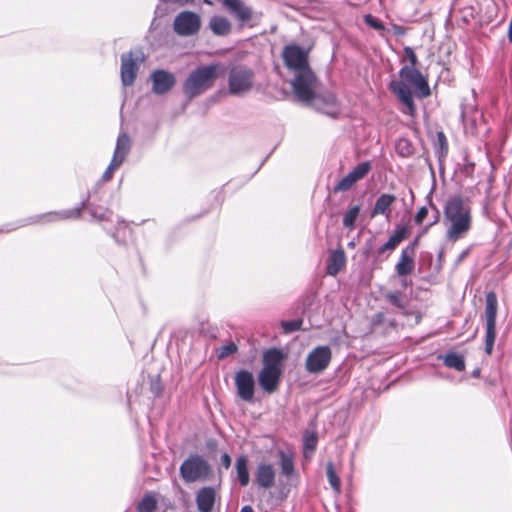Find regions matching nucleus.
<instances>
[{"instance_id": "obj_1", "label": "nucleus", "mask_w": 512, "mask_h": 512, "mask_svg": "<svg viewBox=\"0 0 512 512\" xmlns=\"http://www.w3.org/2000/svg\"><path fill=\"white\" fill-rule=\"evenodd\" d=\"M404 53L410 65H404L399 71L400 80H393L389 84L390 90L397 96L400 102L406 107L405 113L414 115L416 106L413 100V93L409 87L414 88V93L418 98H426L431 91L427 80L422 73L416 68L418 58L414 50L406 46Z\"/></svg>"}, {"instance_id": "obj_2", "label": "nucleus", "mask_w": 512, "mask_h": 512, "mask_svg": "<svg viewBox=\"0 0 512 512\" xmlns=\"http://www.w3.org/2000/svg\"><path fill=\"white\" fill-rule=\"evenodd\" d=\"M219 64L199 66L192 70L183 83V93L192 100L211 89L218 77Z\"/></svg>"}, {"instance_id": "obj_3", "label": "nucleus", "mask_w": 512, "mask_h": 512, "mask_svg": "<svg viewBox=\"0 0 512 512\" xmlns=\"http://www.w3.org/2000/svg\"><path fill=\"white\" fill-rule=\"evenodd\" d=\"M291 86L296 99L302 103H310L315 98L317 78L311 68L294 73Z\"/></svg>"}, {"instance_id": "obj_4", "label": "nucleus", "mask_w": 512, "mask_h": 512, "mask_svg": "<svg viewBox=\"0 0 512 512\" xmlns=\"http://www.w3.org/2000/svg\"><path fill=\"white\" fill-rule=\"evenodd\" d=\"M180 476L187 483L205 480L211 474V466L204 457L191 454L180 466Z\"/></svg>"}, {"instance_id": "obj_5", "label": "nucleus", "mask_w": 512, "mask_h": 512, "mask_svg": "<svg viewBox=\"0 0 512 512\" xmlns=\"http://www.w3.org/2000/svg\"><path fill=\"white\" fill-rule=\"evenodd\" d=\"M254 83V72L245 65L233 66L228 76V91L233 96H243L248 93Z\"/></svg>"}, {"instance_id": "obj_6", "label": "nucleus", "mask_w": 512, "mask_h": 512, "mask_svg": "<svg viewBox=\"0 0 512 512\" xmlns=\"http://www.w3.org/2000/svg\"><path fill=\"white\" fill-rule=\"evenodd\" d=\"M444 212L451 224H470L471 222L470 200L461 195L451 196L445 203Z\"/></svg>"}, {"instance_id": "obj_7", "label": "nucleus", "mask_w": 512, "mask_h": 512, "mask_svg": "<svg viewBox=\"0 0 512 512\" xmlns=\"http://www.w3.org/2000/svg\"><path fill=\"white\" fill-rule=\"evenodd\" d=\"M497 311H498L497 296H496L495 292L490 291L486 294V298H485V320H486L485 352L488 355L492 354L495 339H496Z\"/></svg>"}, {"instance_id": "obj_8", "label": "nucleus", "mask_w": 512, "mask_h": 512, "mask_svg": "<svg viewBox=\"0 0 512 512\" xmlns=\"http://www.w3.org/2000/svg\"><path fill=\"white\" fill-rule=\"evenodd\" d=\"M145 60L142 50H131L121 55L120 76L124 87L133 85L141 64Z\"/></svg>"}, {"instance_id": "obj_9", "label": "nucleus", "mask_w": 512, "mask_h": 512, "mask_svg": "<svg viewBox=\"0 0 512 512\" xmlns=\"http://www.w3.org/2000/svg\"><path fill=\"white\" fill-rule=\"evenodd\" d=\"M285 66L293 73L309 69L308 52L296 44L286 45L282 51Z\"/></svg>"}, {"instance_id": "obj_10", "label": "nucleus", "mask_w": 512, "mask_h": 512, "mask_svg": "<svg viewBox=\"0 0 512 512\" xmlns=\"http://www.w3.org/2000/svg\"><path fill=\"white\" fill-rule=\"evenodd\" d=\"M201 28L200 16L192 11H182L176 15L173 21L174 32L182 37L197 34Z\"/></svg>"}, {"instance_id": "obj_11", "label": "nucleus", "mask_w": 512, "mask_h": 512, "mask_svg": "<svg viewBox=\"0 0 512 512\" xmlns=\"http://www.w3.org/2000/svg\"><path fill=\"white\" fill-rule=\"evenodd\" d=\"M331 358L332 352L329 346H317L307 355L305 368L309 373H321L328 367Z\"/></svg>"}, {"instance_id": "obj_12", "label": "nucleus", "mask_w": 512, "mask_h": 512, "mask_svg": "<svg viewBox=\"0 0 512 512\" xmlns=\"http://www.w3.org/2000/svg\"><path fill=\"white\" fill-rule=\"evenodd\" d=\"M238 397L248 403L254 401L255 379L249 370L241 369L236 372L234 378Z\"/></svg>"}, {"instance_id": "obj_13", "label": "nucleus", "mask_w": 512, "mask_h": 512, "mask_svg": "<svg viewBox=\"0 0 512 512\" xmlns=\"http://www.w3.org/2000/svg\"><path fill=\"white\" fill-rule=\"evenodd\" d=\"M223 5L242 24L253 26L259 20L258 14L242 0H223Z\"/></svg>"}, {"instance_id": "obj_14", "label": "nucleus", "mask_w": 512, "mask_h": 512, "mask_svg": "<svg viewBox=\"0 0 512 512\" xmlns=\"http://www.w3.org/2000/svg\"><path fill=\"white\" fill-rule=\"evenodd\" d=\"M149 79L152 84V92L156 95L168 93L176 84V76L164 69L152 71Z\"/></svg>"}, {"instance_id": "obj_15", "label": "nucleus", "mask_w": 512, "mask_h": 512, "mask_svg": "<svg viewBox=\"0 0 512 512\" xmlns=\"http://www.w3.org/2000/svg\"><path fill=\"white\" fill-rule=\"evenodd\" d=\"M309 104L321 113L333 118L340 113V103L332 92H324L319 95L315 93V98Z\"/></svg>"}, {"instance_id": "obj_16", "label": "nucleus", "mask_w": 512, "mask_h": 512, "mask_svg": "<svg viewBox=\"0 0 512 512\" xmlns=\"http://www.w3.org/2000/svg\"><path fill=\"white\" fill-rule=\"evenodd\" d=\"M371 169L372 165L369 161L359 163L334 186V192L348 191L355 183L362 180L371 171Z\"/></svg>"}, {"instance_id": "obj_17", "label": "nucleus", "mask_w": 512, "mask_h": 512, "mask_svg": "<svg viewBox=\"0 0 512 512\" xmlns=\"http://www.w3.org/2000/svg\"><path fill=\"white\" fill-rule=\"evenodd\" d=\"M417 240L402 249L400 258L395 265V271L399 277H405L412 273L415 267V246Z\"/></svg>"}, {"instance_id": "obj_18", "label": "nucleus", "mask_w": 512, "mask_h": 512, "mask_svg": "<svg viewBox=\"0 0 512 512\" xmlns=\"http://www.w3.org/2000/svg\"><path fill=\"white\" fill-rule=\"evenodd\" d=\"M396 196L389 193H382L379 195L375 201V204L370 211V219L375 218L378 215L385 216L388 222L391 221L390 215L392 211V206L396 202Z\"/></svg>"}, {"instance_id": "obj_19", "label": "nucleus", "mask_w": 512, "mask_h": 512, "mask_svg": "<svg viewBox=\"0 0 512 512\" xmlns=\"http://www.w3.org/2000/svg\"><path fill=\"white\" fill-rule=\"evenodd\" d=\"M80 215V209L64 210L59 212H48L36 215L33 217L35 223H50V222H62V221H74L77 220Z\"/></svg>"}, {"instance_id": "obj_20", "label": "nucleus", "mask_w": 512, "mask_h": 512, "mask_svg": "<svg viewBox=\"0 0 512 512\" xmlns=\"http://www.w3.org/2000/svg\"><path fill=\"white\" fill-rule=\"evenodd\" d=\"M282 373L261 369L257 380L261 389L267 394H273L279 387Z\"/></svg>"}, {"instance_id": "obj_21", "label": "nucleus", "mask_w": 512, "mask_h": 512, "mask_svg": "<svg viewBox=\"0 0 512 512\" xmlns=\"http://www.w3.org/2000/svg\"><path fill=\"white\" fill-rule=\"evenodd\" d=\"M276 472L272 464L260 463L255 471V483L263 489L271 488L275 483Z\"/></svg>"}, {"instance_id": "obj_22", "label": "nucleus", "mask_w": 512, "mask_h": 512, "mask_svg": "<svg viewBox=\"0 0 512 512\" xmlns=\"http://www.w3.org/2000/svg\"><path fill=\"white\" fill-rule=\"evenodd\" d=\"M286 355L281 349L270 348L263 353L262 369L282 373L283 361Z\"/></svg>"}, {"instance_id": "obj_23", "label": "nucleus", "mask_w": 512, "mask_h": 512, "mask_svg": "<svg viewBox=\"0 0 512 512\" xmlns=\"http://www.w3.org/2000/svg\"><path fill=\"white\" fill-rule=\"evenodd\" d=\"M346 265V255L342 248L329 251L326 260V274L336 276Z\"/></svg>"}, {"instance_id": "obj_24", "label": "nucleus", "mask_w": 512, "mask_h": 512, "mask_svg": "<svg viewBox=\"0 0 512 512\" xmlns=\"http://www.w3.org/2000/svg\"><path fill=\"white\" fill-rule=\"evenodd\" d=\"M216 500V491L206 486L199 489L196 494V505L199 512H212Z\"/></svg>"}, {"instance_id": "obj_25", "label": "nucleus", "mask_w": 512, "mask_h": 512, "mask_svg": "<svg viewBox=\"0 0 512 512\" xmlns=\"http://www.w3.org/2000/svg\"><path fill=\"white\" fill-rule=\"evenodd\" d=\"M236 480L241 487H246L250 481V474L248 469V458L245 455L237 457L235 462Z\"/></svg>"}, {"instance_id": "obj_26", "label": "nucleus", "mask_w": 512, "mask_h": 512, "mask_svg": "<svg viewBox=\"0 0 512 512\" xmlns=\"http://www.w3.org/2000/svg\"><path fill=\"white\" fill-rule=\"evenodd\" d=\"M130 149L131 139L126 133H122L117 138L116 147L112 158L123 164L130 152Z\"/></svg>"}, {"instance_id": "obj_27", "label": "nucleus", "mask_w": 512, "mask_h": 512, "mask_svg": "<svg viewBox=\"0 0 512 512\" xmlns=\"http://www.w3.org/2000/svg\"><path fill=\"white\" fill-rule=\"evenodd\" d=\"M438 359L443 360L446 367L459 372L464 371L466 368L464 357L454 351H449L445 355H439Z\"/></svg>"}, {"instance_id": "obj_28", "label": "nucleus", "mask_w": 512, "mask_h": 512, "mask_svg": "<svg viewBox=\"0 0 512 512\" xmlns=\"http://www.w3.org/2000/svg\"><path fill=\"white\" fill-rule=\"evenodd\" d=\"M209 28L217 36H226L231 32V23L223 16H213L209 21Z\"/></svg>"}, {"instance_id": "obj_29", "label": "nucleus", "mask_w": 512, "mask_h": 512, "mask_svg": "<svg viewBox=\"0 0 512 512\" xmlns=\"http://www.w3.org/2000/svg\"><path fill=\"white\" fill-rule=\"evenodd\" d=\"M278 455L280 459L281 473L286 477L292 476L295 471V465L292 455L282 450L279 451Z\"/></svg>"}, {"instance_id": "obj_30", "label": "nucleus", "mask_w": 512, "mask_h": 512, "mask_svg": "<svg viewBox=\"0 0 512 512\" xmlns=\"http://www.w3.org/2000/svg\"><path fill=\"white\" fill-rule=\"evenodd\" d=\"M157 499L151 492L146 493L137 505L138 512H155L157 509Z\"/></svg>"}, {"instance_id": "obj_31", "label": "nucleus", "mask_w": 512, "mask_h": 512, "mask_svg": "<svg viewBox=\"0 0 512 512\" xmlns=\"http://www.w3.org/2000/svg\"><path fill=\"white\" fill-rule=\"evenodd\" d=\"M118 243H125L129 237H131L130 226H110L107 230Z\"/></svg>"}, {"instance_id": "obj_32", "label": "nucleus", "mask_w": 512, "mask_h": 512, "mask_svg": "<svg viewBox=\"0 0 512 512\" xmlns=\"http://www.w3.org/2000/svg\"><path fill=\"white\" fill-rule=\"evenodd\" d=\"M395 149L397 154L401 157H409L414 152L411 142L405 138H401L396 142Z\"/></svg>"}, {"instance_id": "obj_33", "label": "nucleus", "mask_w": 512, "mask_h": 512, "mask_svg": "<svg viewBox=\"0 0 512 512\" xmlns=\"http://www.w3.org/2000/svg\"><path fill=\"white\" fill-rule=\"evenodd\" d=\"M327 477L331 487L339 493L341 490V481L337 476L332 462H328L326 466Z\"/></svg>"}, {"instance_id": "obj_34", "label": "nucleus", "mask_w": 512, "mask_h": 512, "mask_svg": "<svg viewBox=\"0 0 512 512\" xmlns=\"http://www.w3.org/2000/svg\"><path fill=\"white\" fill-rule=\"evenodd\" d=\"M384 297L391 305L395 306L396 308H405V302L400 291L387 292L385 293Z\"/></svg>"}, {"instance_id": "obj_35", "label": "nucleus", "mask_w": 512, "mask_h": 512, "mask_svg": "<svg viewBox=\"0 0 512 512\" xmlns=\"http://www.w3.org/2000/svg\"><path fill=\"white\" fill-rule=\"evenodd\" d=\"M403 239V232H397L392 235L383 245L378 249L379 253H383L386 250H393Z\"/></svg>"}, {"instance_id": "obj_36", "label": "nucleus", "mask_w": 512, "mask_h": 512, "mask_svg": "<svg viewBox=\"0 0 512 512\" xmlns=\"http://www.w3.org/2000/svg\"><path fill=\"white\" fill-rule=\"evenodd\" d=\"M303 324L302 319L294 320H283L281 321V327L284 333H292L301 329Z\"/></svg>"}, {"instance_id": "obj_37", "label": "nucleus", "mask_w": 512, "mask_h": 512, "mask_svg": "<svg viewBox=\"0 0 512 512\" xmlns=\"http://www.w3.org/2000/svg\"><path fill=\"white\" fill-rule=\"evenodd\" d=\"M470 226H450L447 237L451 241H456L468 231Z\"/></svg>"}, {"instance_id": "obj_38", "label": "nucleus", "mask_w": 512, "mask_h": 512, "mask_svg": "<svg viewBox=\"0 0 512 512\" xmlns=\"http://www.w3.org/2000/svg\"><path fill=\"white\" fill-rule=\"evenodd\" d=\"M360 211L361 208L359 205L351 207L344 216L343 224H355L356 220L359 217Z\"/></svg>"}, {"instance_id": "obj_39", "label": "nucleus", "mask_w": 512, "mask_h": 512, "mask_svg": "<svg viewBox=\"0 0 512 512\" xmlns=\"http://www.w3.org/2000/svg\"><path fill=\"white\" fill-rule=\"evenodd\" d=\"M364 22L369 27H371V28H373V29H375L377 31H384L385 30L384 24L378 18H376L375 16H373L371 14H367V15L364 16Z\"/></svg>"}, {"instance_id": "obj_40", "label": "nucleus", "mask_w": 512, "mask_h": 512, "mask_svg": "<svg viewBox=\"0 0 512 512\" xmlns=\"http://www.w3.org/2000/svg\"><path fill=\"white\" fill-rule=\"evenodd\" d=\"M237 351V346L235 343L230 342L226 345H223L218 350V358L223 359L225 357H228L229 355L234 354Z\"/></svg>"}, {"instance_id": "obj_41", "label": "nucleus", "mask_w": 512, "mask_h": 512, "mask_svg": "<svg viewBox=\"0 0 512 512\" xmlns=\"http://www.w3.org/2000/svg\"><path fill=\"white\" fill-rule=\"evenodd\" d=\"M121 165H122L121 162L112 158L110 161V164L108 165V167L106 168V170L104 171V173L102 175L103 181H105V182L109 181L112 178L113 172L116 169H118Z\"/></svg>"}, {"instance_id": "obj_42", "label": "nucleus", "mask_w": 512, "mask_h": 512, "mask_svg": "<svg viewBox=\"0 0 512 512\" xmlns=\"http://www.w3.org/2000/svg\"><path fill=\"white\" fill-rule=\"evenodd\" d=\"M317 445V437L315 434H311L309 436H305L304 438V447L306 449H312L314 450Z\"/></svg>"}, {"instance_id": "obj_43", "label": "nucleus", "mask_w": 512, "mask_h": 512, "mask_svg": "<svg viewBox=\"0 0 512 512\" xmlns=\"http://www.w3.org/2000/svg\"><path fill=\"white\" fill-rule=\"evenodd\" d=\"M150 390L155 397H159L163 390V387H162L160 381H158V380L152 381L151 385H150Z\"/></svg>"}, {"instance_id": "obj_44", "label": "nucleus", "mask_w": 512, "mask_h": 512, "mask_svg": "<svg viewBox=\"0 0 512 512\" xmlns=\"http://www.w3.org/2000/svg\"><path fill=\"white\" fill-rule=\"evenodd\" d=\"M428 214V209L426 207H421L419 208V210L417 211L416 215H415V222L416 224H421L424 219L426 218Z\"/></svg>"}, {"instance_id": "obj_45", "label": "nucleus", "mask_w": 512, "mask_h": 512, "mask_svg": "<svg viewBox=\"0 0 512 512\" xmlns=\"http://www.w3.org/2000/svg\"><path fill=\"white\" fill-rule=\"evenodd\" d=\"M437 139H438V142H439L442 152H444L446 154L447 150H448V144H447V140H446L444 133L438 132Z\"/></svg>"}, {"instance_id": "obj_46", "label": "nucleus", "mask_w": 512, "mask_h": 512, "mask_svg": "<svg viewBox=\"0 0 512 512\" xmlns=\"http://www.w3.org/2000/svg\"><path fill=\"white\" fill-rule=\"evenodd\" d=\"M385 314L383 312H378L373 315L371 323L373 326L381 325L384 322Z\"/></svg>"}, {"instance_id": "obj_47", "label": "nucleus", "mask_w": 512, "mask_h": 512, "mask_svg": "<svg viewBox=\"0 0 512 512\" xmlns=\"http://www.w3.org/2000/svg\"><path fill=\"white\" fill-rule=\"evenodd\" d=\"M220 462H221V465L225 469H229L230 466H231V457H230V455L228 453L222 454V456L220 458Z\"/></svg>"}, {"instance_id": "obj_48", "label": "nucleus", "mask_w": 512, "mask_h": 512, "mask_svg": "<svg viewBox=\"0 0 512 512\" xmlns=\"http://www.w3.org/2000/svg\"><path fill=\"white\" fill-rule=\"evenodd\" d=\"M411 285H412L411 281H408L406 278L402 277V279H401V286L403 288H408Z\"/></svg>"}, {"instance_id": "obj_49", "label": "nucleus", "mask_w": 512, "mask_h": 512, "mask_svg": "<svg viewBox=\"0 0 512 512\" xmlns=\"http://www.w3.org/2000/svg\"><path fill=\"white\" fill-rule=\"evenodd\" d=\"M240 512H254V509L250 505H245L241 508Z\"/></svg>"}, {"instance_id": "obj_50", "label": "nucleus", "mask_w": 512, "mask_h": 512, "mask_svg": "<svg viewBox=\"0 0 512 512\" xmlns=\"http://www.w3.org/2000/svg\"><path fill=\"white\" fill-rule=\"evenodd\" d=\"M480 372H481V371H480V368H476V369H474V370L472 371V374H471V375H472V377H474V378H478V377L480 376Z\"/></svg>"}, {"instance_id": "obj_51", "label": "nucleus", "mask_w": 512, "mask_h": 512, "mask_svg": "<svg viewBox=\"0 0 512 512\" xmlns=\"http://www.w3.org/2000/svg\"><path fill=\"white\" fill-rule=\"evenodd\" d=\"M394 31L396 34H403L402 28L397 25L394 26Z\"/></svg>"}, {"instance_id": "obj_52", "label": "nucleus", "mask_w": 512, "mask_h": 512, "mask_svg": "<svg viewBox=\"0 0 512 512\" xmlns=\"http://www.w3.org/2000/svg\"><path fill=\"white\" fill-rule=\"evenodd\" d=\"M466 255L467 251L462 252V254L459 256V261H461Z\"/></svg>"}]
</instances>
